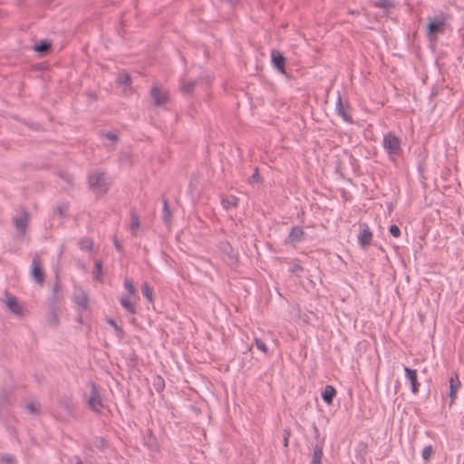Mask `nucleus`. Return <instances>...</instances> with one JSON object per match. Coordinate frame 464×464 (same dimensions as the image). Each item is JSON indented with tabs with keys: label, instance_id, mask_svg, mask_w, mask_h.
<instances>
[{
	"label": "nucleus",
	"instance_id": "cd10ccee",
	"mask_svg": "<svg viewBox=\"0 0 464 464\" xmlns=\"http://www.w3.org/2000/svg\"><path fill=\"white\" fill-rule=\"evenodd\" d=\"M158 383H157V391L160 392L163 389L164 383L163 380L160 377H157Z\"/></svg>",
	"mask_w": 464,
	"mask_h": 464
},
{
	"label": "nucleus",
	"instance_id": "20e7f679",
	"mask_svg": "<svg viewBox=\"0 0 464 464\" xmlns=\"http://www.w3.org/2000/svg\"><path fill=\"white\" fill-rule=\"evenodd\" d=\"M32 276L38 284L44 282V273L42 269V262L39 256H34L32 265Z\"/></svg>",
	"mask_w": 464,
	"mask_h": 464
},
{
	"label": "nucleus",
	"instance_id": "473e14b6",
	"mask_svg": "<svg viewBox=\"0 0 464 464\" xmlns=\"http://www.w3.org/2000/svg\"><path fill=\"white\" fill-rule=\"evenodd\" d=\"M321 455H322V452L319 450V451H315L314 452V457H320L321 458Z\"/></svg>",
	"mask_w": 464,
	"mask_h": 464
},
{
	"label": "nucleus",
	"instance_id": "7c9ffc66",
	"mask_svg": "<svg viewBox=\"0 0 464 464\" xmlns=\"http://www.w3.org/2000/svg\"><path fill=\"white\" fill-rule=\"evenodd\" d=\"M311 464H322L320 457H314Z\"/></svg>",
	"mask_w": 464,
	"mask_h": 464
},
{
	"label": "nucleus",
	"instance_id": "9d476101",
	"mask_svg": "<svg viewBox=\"0 0 464 464\" xmlns=\"http://www.w3.org/2000/svg\"><path fill=\"white\" fill-rule=\"evenodd\" d=\"M372 240V234L371 232L370 228L366 225L362 226V227L358 235L359 244L362 246H367L371 244Z\"/></svg>",
	"mask_w": 464,
	"mask_h": 464
},
{
	"label": "nucleus",
	"instance_id": "4468645a",
	"mask_svg": "<svg viewBox=\"0 0 464 464\" xmlns=\"http://www.w3.org/2000/svg\"><path fill=\"white\" fill-rule=\"evenodd\" d=\"M444 23L442 21L430 22L428 25V34L430 37H434L437 33L442 32Z\"/></svg>",
	"mask_w": 464,
	"mask_h": 464
},
{
	"label": "nucleus",
	"instance_id": "c756f323",
	"mask_svg": "<svg viewBox=\"0 0 464 464\" xmlns=\"http://www.w3.org/2000/svg\"><path fill=\"white\" fill-rule=\"evenodd\" d=\"M70 464H82V463L79 458L75 457L70 460Z\"/></svg>",
	"mask_w": 464,
	"mask_h": 464
},
{
	"label": "nucleus",
	"instance_id": "7ed1b4c3",
	"mask_svg": "<svg viewBox=\"0 0 464 464\" xmlns=\"http://www.w3.org/2000/svg\"><path fill=\"white\" fill-rule=\"evenodd\" d=\"M4 303L7 309L11 311L13 314L16 315H22L24 313V308L22 304H19L17 298L13 295L5 293Z\"/></svg>",
	"mask_w": 464,
	"mask_h": 464
},
{
	"label": "nucleus",
	"instance_id": "a211bd4d",
	"mask_svg": "<svg viewBox=\"0 0 464 464\" xmlns=\"http://www.w3.org/2000/svg\"><path fill=\"white\" fill-rule=\"evenodd\" d=\"M237 202H238V198L232 196L227 198H224L222 200V205L224 206V208H228L236 207L237 205Z\"/></svg>",
	"mask_w": 464,
	"mask_h": 464
},
{
	"label": "nucleus",
	"instance_id": "0eeeda50",
	"mask_svg": "<svg viewBox=\"0 0 464 464\" xmlns=\"http://www.w3.org/2000/svg\"><path fill=\"white\" fill-rule=\"evenodd\" d=\"M404 372L406 374V378L411 384V392L416 394L419 392L420 382H418L417 371L410 369L408 367L404 368Z\"/></svg>",
	"mask_w": 464,
	"mask_h": 464
},
{
	"label": "nucleus",
	"instance_id": "f3484780",
	"mask_svg": "<svg viewBox=\"0 0 464 464\" xmlns=\"http://www.w3.org/2000/svg\"><path fill=\"white\" fill-rule=\"evenodd\" d=\"M141 292L150 302H153V289L148 283H144L141 285Z\"/></svg>",
	"mask_w": 464,
	"mask_h": 464
},
{
	"label": "nucleus",
	"instance_id": "6ab92c4d",
	"mask_svg": "<svg viewBox=\"0 0 464 464\" xmlns=\"http://www.w3.org/2000/svg\"><path fill=\"white\" fill-rule=\"evenodd\" d=\"M124 287L128 292L127 295H136V289L134 287L133 282L130 279L126 278L124 280Z\"/></svg>",
	"mask_w": 464,
	"mask_h": 464
},
{
	"label": "nucleus",
	"instance_id": "9b49d317",
	"mask_svg": "<svg viewBox=\"0 0 464 464\" xmlns=\"http://www.w3.org/2000/svg\"><path fill=\"white\" fill-rule=\"evenodd\" d=\"M29 221V218L27 213L22 212L20 213L15 218H14V225L16 229L24 234L25 232V229L27 227Z\"/></svg>",
	"mask_w": 464,
	"mask_h": 464
},
{
	"label": "nucleus",
	"instance_id": "6e6552de",
	"mask_svg": "<svg viewBox=\"0 0 464 464\" xmlns=\"http://www.w3.org/2000/svg\"><path fill=\"white\" fill-rule=\"evenodd\" d=\"M88 404L95 411H99L102 407L101 397L94 385L92 386V392L88 400Z\"/></svg>",
	"mask_w": 464,
	"mask_h": 464
},
{
	"label": "nucleus",
	"instance_id": "ddd939ff",
	"mask_svg": "<svg viewBox=\"0 0 464 464\" xmlns=\"http://www.w3.org/2000/svg\"><path fill=\"white\" fill-rule=\"evenodd\" d=\"M336 395V390L332 385H326L324 390L322 392V398L325 403L331 405L333 403V400Z\"/></svg>",
	"mask_w": 464,
	"mask_h": 464
},
{
	"label": "nucleus",
	"instance_id": "aec40b11",
	"mask_svg": "<svg viewBox=\"0 0 464 464\" xmlns=\"http://www.w3.org/2000/svg\"><path fill=\"white\" fill-rule=\"evenodd\" d=\"M117 82L119 84L129 85L130 83V77L128 73H121L118 77Z\"/></svg>",
	"mask_w": 464,
	"mask_h": 464
},
{
	"label": "nucleus",
	"instance_id": "393cba45",
	"mask_svg": "<svg viewBox=\"0 0 464 464\" xmlns=\"http://www.w3.org/2000/svg\"><path fill=\"white\" fill-rule=\"evenodd\" d=\"M49 47H50L49 44H47V43H41L39 45H37L35 47V50L37 52H44V51L48 50Z\"/></svg>",
	"mask_w": 464,
	"mask_h": 464
},
{
	"label": "nucleus",
	"instance_id": "b1692460",
	"mask_svg": "<svg viewBox=\"0 0 464 464\" xmlns=\"http://www.w3.org/2000/svg\"><path fill=\"white\" fill-rule=\"evenodd\" d=\"M81 246H82V248H84V249H91L92 246V242L89 239H83L81 242Z\"/></svg>",
	"mask_w": 464,
	"mask_h": 464
},
{
	"label": "nucleus",
	"instance_id": "4be33fe9",
	"mask_svg": "<svg viewBox=\"0 0 464 464\" xmlns=\"http://www.w3.org/2000/svg\"><path fill=\"white\" fill-rule=\"evenodd\" d=\"M255 343H256V348L258 350H260L264 353H268V348H267L266 344L262 340L256 338L255 340Z\"/></svg>",
	"mask_w": 464,
	"mask_h": 464
},
{
	"label": "nucleus",
	"instance_id": "a878e982",
	"mask_svg": "<svg viewBox=\"0 0 464 464\" xmlns=\"http://www.w3.org/2000/svg\"><path fill=\"white\" fill-rule=\"evenodd\" d=\"M2 462L5 464H14V459L12 456H5L2 458Z\"/></svg>",
	"mask_w": 464,
	"mask_h": 464
},
{
	"label": "nucleus",
	"instance_id": "1a4fd4ad",
	"mask_svg": "<svg viewBox=\"0 0 464 464\" xmlns=\"http://www.w3.org/2000/svg\"><path fill=\"white\" fill-rule=\"evenodd\" d=\"M271 59L274 66L281 72H285V59L282 53L277 50H273L271 53Z\"/></svg>",
	"mask_w": 464,
	"mask_h": 464
},
{
	"label": "nucleus",
	"instance_id": "f8f14e48",
	"mask_svg": "<svg viewBox=\"0 0 464 464\" xmlns=\"http://www.w3.org/2000/svg\"><path fill=\"white\" fill-rule=\"evenodd\" d=\"M134 297H136V295H124L120 300L121 305L131 314L136 313L135 303L132 301Z\"/></svg>",
	"mask_w": 464,
	"mask_h": 464
},
{
	"label": "nucleus",
	"instance_id": "412c9836",
	"mask_svg": "<svg viewBox=\"0 0 464 464\" xmlns=\"http://www.w3.org/2000/svg\"><path fill=\"white\" fill-rule=\"evenodd\" d=\"M433 453L432 446H426L421 452V456L425 461H428Z\"/></svg>",
	"mask_w": 464,
	"mask_h": 464
},
{
	"label": "nucleus",
	"instance_id": "5701e85b",
	"mask_svg": "<svg viewBox=\"0 0 464 464\" xmlns=\"http://www.w3.org/2000/svg\"><path fill=\"white\" fill-rule=\"evenodd\" d=\"M392 236L394 237H399L401 236V229L396 225H392L389 229Z\"/></svg>",
	"mask_w": 464,
	"mask_h": 464
},
{
	"label": "nucleus",
	"instance_id": "2f4dec72",
	"mask_svg": "<svg viewBox=\"0 0 464 464\" xmlns=\"http://www.w3.org/2000/svg\"><path fill=\"white\" fill-rule=\"evenodd\" d=\"M28 409L29 411L32 412V413H34L38 411V409L36 407H34V405H29L28 406Z\"/></svg>",
	"mask_w": 464,
	"mask_h": 464
},
{
	"label": "nucleus",
	"instance_id": "39448f33",
	"mask_svg": "<svg viewBox=\"0 0 464 464\" xmlns=\"http://www.w3.org/2000/svg\"><path fill=\"white\" fill-rule=\"evenodd\" d=\"M151 97L154 103L158 106L166 104L169 100L168 93L159 87H153L151 89Z\"/></svg>",
	"mask_w": 464,
	"mask_h": 464
},
{
	"label": "nucleus",
	"instance_id": "423d86ee",
	"mask_svg": "<svg viewBox=\"0 0 464 464\" xmlns=\"http://www.w3.org/2000/svg\"><path fill=\"white\" fill-rule=\"evenodd\" d=\"M461 386L460 381L457 373H454L450 379V404L454 403L457 393Z\"/></svg>",
	"mask_w": 464,
	"mask_h": 464
},
{
	"label": "nucleus",
	"instance_id": "bb28decb",
	"mask_svg": "<svg viewBox=\"0 0 464 464\" xmlns=\"http://www.w3.org/2000/svg\"><path fill=\"white\" fill-rule=\"evenodd\" d=\"M78 304L82 306V307H86L87 306V304H88V299L85 295H82L78 301H77Z\"/></svg>",
	"mask_w": 464,
	"mask_h": 464
},
{
	"label": "nucleus",
	"instance_id": "dca6fc26",
	"mask_svg": "<svg viewBox=\"0 0 464 464\" xmlns=\"http://www.w3.org/2000/svg\"><path fill=\"white\" fill-rule=\"evenodd\" d=\"M130 229L134 236L137 235L140 229V219L136 214L131 215Z\"/></svg>",
	"mask_w": 464,
	"mask_h": 464
},
{
	"label": "nucleus",
	"instance_id": "2eb2a0df",
	"mask_svg": "<svg viewBox=\"0 0 464 464\" xmlns=\"http://www.w3.org/2000/svg\"><path fill=\"white\" fill-rule=\"evenodd\" d=\"M304 230L299 227H294L288 236L290 242H299L304 238Z\"/></svg>",
	"mask_w": 464,
	"mask_h": 464
},
{
	"label": "nucleus",
	"instance_id": "f257e3e1",
	"mask_svg": "<svg viewBox=\"0 0 464 464\" xmlns=\"http://www.w3.org/2000/svg\"><path fill=\"white\" fill-rule=\"evenodd\" d=\"M89 185L96 194H103L109 188V181L103 173L94 172L89 177Z\"/></svg>",
	"mask_w": 464,
	"mask_h": 464
},
{
	"label": "nucleus",
	"instance_id": "f03ea898",
	"mask_svg": "<svg viewBox=\"0 0 464 464\" xmlns=\"http://www.w3.org/2000/svg\"><path fill=\"white\" fill-rule=\"evenodd\" d=\"M382 145L390 158L398 156L401 151V140L392 133L384 135Z\"/></svg>",
	"mask_w": 464,
	"mask_h": 464
},
{
	"label": "nucleus",
	"instance_id": "c85d7f7f",
	"mask_svg": "<svg viewBox=\"0 0 464 464\" xmlns=\"http://www.w3.org/2000/svg\"><path fill=\"white\" fill-rule=\"evenodd\" d=\"M108 323L116 330V331H120V328L119 326L117 325L116 322L113 321L112 319H109L108 320Z\"/></svg>",
	"mask_w": 464,
	"mask_h": 464
}]
</instances>
